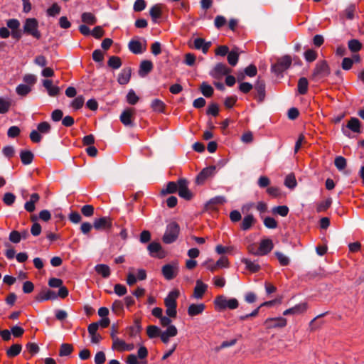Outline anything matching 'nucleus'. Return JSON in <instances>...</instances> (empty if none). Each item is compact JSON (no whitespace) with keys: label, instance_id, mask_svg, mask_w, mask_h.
<instances>
[{"label":"nucleus","instance_id":"nucleus-1","mask_svg":"<svg viewBox=\"0 0 364 364\" xmlns=\"http://www.w3.org/2000/svg\"><path fill=\"white\" fill-rule=\"evenodd\" d=\"M214 305L215 309L219 311L225 309L234 310L238 308L239 301L235 298L228 299L224 295H219L215 299Z\"/></svg>","mask_w":364,"mask_h":364},{"label":"nucleus","instance_id":"nucleus-2","mask_svg":"<svg viewBox=\"0 0 364 364\" xmlns=\"http://www.w3.org/2000/svg\"><path fill=\"white\" fill-rule=\"evenodd\" d=\"M329 74L330 68L326 61H318L313 70L311 80L315 82H318L328 76Z\"/></svg>","mask_w":364,"mask_h":364},{"label":"nucleus","instance_id":"nucleus-3","mask_svg":"<svg viewBox=\"0 0 364 364\" xmlns=\"http://www.w3.org/2000/svg\"><path fill=\"white\" fill-rule=\"evenodd\" d=\"M23 32L28 35H31L36 39L41 38V33L38 30V22L35 18H26L23 26Z\"/></svg>","mask_w":364,"mask_h":364},{"label":"nucleus","instance_id":"nucleus-4","mask_svg":"<svg viewBox=\"0 0 364 364\" xmlns=\"http://www.w3.org/2000/svg\"><path fill=\"white\" fill-rule=\"evenodd\" d=\"M180 232V228L179 225L175 223L172 222L169 223L166 226V231L164 232V235L163 236V242L166 244H171L175 242L178 237Z\"/></svg>","mask_w":364,"mask_h":364},{"label":"nucleus","instance_id":"nucleus-5","mask_svg":"<svg viewBox=\"0 0 364 364\" xmlns=\"http://www.w3.org/2000/svg\"><path fill=\"white\" fill-rule=\"evenodd\" d=\"M179 266L177 262L166 264L162 267L161 272L164 278L167 280L174 279L178 273Z\"/></svg>","mask_w":364,"mask_h":364},{"label":"nucleus","instance_id":"nucleus-6","mask_svg":"<svg viewBox=\"0 0 364 364\" xmlns=\"http://www.w3.org/2000/svg\"><path fill=\"white\" fill-rule=\"evenodd\" d=\"M291 65V58L289 55H284L279 58L277 62L272 66V70L279 75L287 70Z\"/></svg>","mask_w":364,"mask_h":364},{"label":"nucleus","instance_id":"nucleus-7","mask_svg":"<svg viewBox=\"0 0 364 364\" xmlns=\"http://www.w3.org/2000/svg\"><path fill=\"white\" fill-rule=\"evenodd\" d=\"M348 129L355 133L361 132V124L359 119L356 117H351L346 124V127L342 128L343 134L346 136H350L349 132L346 130Z\"/></svg>","mask_w":364,"mask_h":364},{"label":"nucleus","instance_id":"nucleus-8","mask_svg":"<svg viewBox=\"0 0 364 364\" xmlns=\"http://www.w3.org/2000/svg\"><path fill=\"white\" fill-rule=\"evenodd\" d=\"M255 89V98L258 102H262L266 97L265 83L263 80H258L253 86Z\"/></svg>","mask_w":364,"mask_h":364},{"label":"nucleus","instance_id":"nucleus-9","mask_svg":"<svg viewBox=\"0 0 364 364\" xmlns=\"http://www.w3.org/2000/svg\"><path fill=\"white\" fill-rule=\"evenodd\" d=\"M230 72L231 69H230L226 65L219 63L215 65L210 74L213 77L220 79L223 76L228 75Z\"/></svg>","mask_w":364,"mask_h":364},{"label":"nucleus","instance_id":"nucleus-10","mask_svg":"<svg viewBox=\"0 0 364 364\" xmlns=\"http://www.w3.org/2000/svg\"><path fill=\"white\" fill-rule=\"evenodd\" d=\"M188 182L185 178L178 179V193L181 198L186 200H190L192 198V193L188 189Z\"/></svg>","mask_w":364,"mask_h":364},{"label":"nucleus","instance_id":"nucleus-11","mask_svg":"<svg viewBox=\"0 0 364 364\" xmlns=\"http://www.w3.org/2000/svg\"><path fill=\"white\" fill-rule=\"evenodd\" d=\"M264 324L267 328H283L287 324V321L283 317L268 318L265 320Z\"/></svg>","mask_w":364,"mask_h":364},{"label":"nucleus","instance_id":"nucleus-12","mask_svg":"<svg viewBox=\"0 0 364 364\" xmlns=\"http://www.w3.org/2000/svg\"><path fill=\"white\" fill-rule=\"evenodd\" d=\"M112 225V219L109 217H102L95 219L93 223V227L97 230L109 229Z\"/></svg>","mask_w":364,"mask_h":364},{"label":"nucleus","instance_id":"nucleus-13","mask_svg":"<svg viewBox=\"0 0 364 364\" xmlns=\"http://www.w3.org/2000/svg\"><path fill=\"white\" fill-rule=\"evenodd\" d=\"M178 334V330L175 326H169L165 331H161L160 338L161 341L166 344L169 342L170 338L174 337Z\"/></svg>","mask_w":364,"mask_h":364},{"label":"nucleus","instance_id":"nucleus-14","mask_svg":"<svg viewBox=\"0 0 364 364\" xmlns=\"http://www.w3.org/2000/svg\"><path fill=\"white\" fill-rule=\"evenodd\" d=\"M307 309H308V304L306 302L300 303V304L295 305L294 306H293L291 308L286 309L283 312V315L287 316V315H290V314H293V315L301 314H304V312H306Z\"/></svg>","mask_w":364,"mask_h":364},{"label":"nucleus","instance_id":"nucleus-15","mask_svg":"<svg viewBox=\"0 0 364 364\" xmlns=\"http://www.w3.org/2000/svg\"><path fill=\"white\" fill-rule=\"evenodd\" d=\"M148 250L152 257H157L160 259L165 257V252L162 250L161 245L158 242H151L148 245Z\"/></svg>","mask_w":364,"mask_h":364},{"label":"nucleus","instance_id":"nucleus-16","mask_svg":"<svg viewBox=\"0 0 364 364\" xmlns=\"http://www.w3.org/2000/svg\"><path fill=\"white\" fill-rule=\"evenodd\" d=\"M207 289L208 285L201 280L198 279L196 283V287H194L193 297L196 299H202Z\"/></svg>","mask_w":364,"mask_h":364},{"label":"nucleus","instance_id":"nucleus-17","mask_svg":"<svg viewBox=\"0 0 364 364\" xmlns=\"http://www.w3.org/2000/svg\"><path fill=\"white\" fill-rule=\"evenodd\" d=\"M274 247L272 240L270 239L262 240L259 245V256L266 255L269 253Z\"/></svg>","mask_w":364,"mask_h":364},{"label":"nucleus","instance_id":"nucleus-18","mask_svg":"<svg viewBox=\"0 0 364 364\" xmlns=\"http://www.w3.org/2000/svg\"><path fill=\"white\" fill-rule=\"evenodd\" d=\"M42 83L50 97H56L58 95L60 88L58 85H53L51 80H43Z\"/></svg>","mask_w":364,"mask_h":364},{"label":"nucleus","instance_id":"nucleus-19","mask_svg":"<svg viewBox=\"0 0 364 364\" xmlns=\"http://www.w3.org/2000/svg\"><path fill=\"white\" fill-rule=\"evenodd\" d=\"M226 202V199L223 196H216L211 198L208 200L205 205V208L206 210H216L217 207L219 205H222Z\"/></svg>","mask_w":364,"mask_h":364},{"label":"nucleus","instance_id":"nucleus-20","mask_svg":"<svg viewBox=\"0 0 364 364\" xmlns=\"http://www.w3.org/2000/svg\"><path fill=\"white\" fill-rule=\"evenodd\" d=\"M56 299V293L50 289H46L41 291L36 297V300L39 302L48 300H55Z\"/></svg>","mask_w":364,"mask_h":364},{"label":"nucleus","instance_id":"nucleus-21","mask_svg":"<svg viewBox=\"0 0 364 364\" xmlns=\"http://www.w3.org/2000/svg\"><path fill=\"white\" fill-rule=\"evenodd\" d=\"M179 291L174 289L168 293L164 299V304L166 307L177 306L176 300L179 296Z\"/></svg>","mask_w":364,"mask_h":364},{"label":"nucleus","instance_id":"nucleus-22","mask_svg":"<svg viewBox=\"0 0 364 364\" xmlns=\"http://www.w3.org/2000/svg\"><path fill=\"white\" fill-rule=\"evenodd\" d=\"M134 114V110L131 108H128L122 112L120 115V121L124 126H132V118Z\"/></svg>","mask_w":364,"mask_h":364},{"label":"nucleus","instance_id":"nucleus-23","mask_svg":"<svg viewBox=\"0 0 364 364\" xmlns=\"http://www.w3.org/2000/svg\"><path fill=\"white\" fill-rule=\"evenodd\" d=\"M205 309L204 304H192L188 308V314L190 316H195L201 314Z\"/></svg>","mask_w":364,"mask_h":364},{"label":"nucleus","instance_id":"nucleus-24","mask_svg":"<svg viewBox=\"0 0 364 364\" xmlns=\"http://www.w3.org/2000/svg\"><path fill=\"white\" fill-rule=\"evenodd\" d=\"M211 46L210 42H205L203 38H197L194 40V48L197 50H201L203 53H206Z\"/></svg>","mask_w":364,"mask_h":364},{"label":"nucleus","instance_id":"nucleus-25","mask_svg":"<svg viewBox=\"0 0 364 364\" xmlns=\"http://www.w3.org/2000/svg\"><path fill=\"white\" fill-rule=\"evenodd\" d=\"M256 219L252 214H249L245 215L240 225V228L242 230H248L255 223Z\"/></svg>","mask_w":364,"mask_h":364},{"label":"nucleus","instance_id":"nucleus-26","mask_svg":"<svg viewBox=\"0 0 364 364\" xmlns=\"http://www.w3.org/2000/svg\"><path fill=\"white\" fill-rule=\"evenodd\" d=\"M153 69V63L150 60H143L139 67V74L141 77L146 76Z\"/></svg>","mask_w":364,"mask_h":364},{"label":"nucleus","instance_id":"nucleus-27","mask_svg":"<svg viewBox=\"0 0 364 364\" xmlns=\"http://www.w3.org/2000/svg\"><path fill=\"white\" fill-rule=\"evenodd\" d=\"M39 195L38 193H33L30 197V200L24 205V208L26 211L32 213L35 210V203L39 200Z\"/></svg>","mask_w":364,"mask_h":364},{"label":"nucleus","instance_id":"nucleus-28","mask_svg":"<svg viewBox=\"0 0 364 364\" xmlns=\"http://www.w3.org/2000/svg\"><path fill=\"white\" fill-rule=\"evenodd\" d=\"M126 342L117 336H113L112 349L118 352H124Z\"/></svg>","mask_w":364,"mask_h":364},{"label":"nucleus","instance_id":"nucleus-29","mask_svg":"<svg viewBox=\"0 0 364 364\" xmlns=\"http://www.w3.org/2000/svg\"><path fill=\"white\" fill-rule=\"evenodd\" d=\"M131 77V69L124 68L119 74L117 80L120 85H126L129 82Z\"/></svg>","mask_w":364,"mask_h":364},{"label":"nucleus","instance_id":"nucleus-30","mask_svg":"<svg viewBox=\"0 0 364 364\" xmlns=\"http://www.w3.org/2000/svg\"><path fill=\"white\" fill-rule=\"evenodd\" d=\"M34 158L33 154L31 151L22 150L20 152V159L23 164L28 165L32 163Z\"/></svg>","mask_w":364,"mask_h":364},{"label":"nucleus","instance_id":"nucleus-31","mask_svg":"<svg viewBox=\"0 0 364 364\" xmlns=\"http://www.w3.org/2000/svg\"><path fill=\"white\" fill-rule=\"evenodd\" d=\"M95 270L98 274H100L103 278H108L111 273L109 267L104 264H97L95 267Z\"/></svg>","mask_w":364,"mask_h":364},{"label":"nucleus","instance_id":"nucleus-32","mask_svg":"<svg viewBox=\"0 0 364 364\" xmlns=\"http://www.w3.org/2000/svg\"><path fill=\"white\" fill-rule=\"evenodd\" d=\"M355 11V4H351L341 14V16L348 20H352L354 18Z\"/></svg>","mask_w":364,"mask_h":364},{"label":"nucleus","instance_id":"nucleus-33","mask_svg":"<svg viewBox=\"0 0 364 364\" xmlns=\"http://www.w3.org/2000/svg\"><path fill=\"white\" fill-rule=\"evenodd\" d=\"M178 186V181L177 182L170 181L167 183L166 188L161 191V194L163 196L167 194L174 193L177 191Z\"/></svg>","mask_w":364,"mask_h":364},{"label":"nucleus","instance_id":"nucleus-34","mask_svg":"<svg viewBox=\"0 0 364 364\" xmlns=\"http://www.w3.org/2000/svg\"><path fill=\"white\" fill-rule=\"evenodd\" d=\"M215 171V166H212L203 168L197 177L198 181H204L209 176L214 174Z\"/></svg>","mask_w":364,"mask_h":364},{"label":"nucleus","instance_id":"nucleus-35","mask_svg":"<svg viewBox=\"0 0 364 364\" xmlns=\"http://www.w3.org/2000/svg\"><path fill=\"white\" fill-rule=\"evenodd\" d=\"M81 20L83 23L89 25H94L97 23L96 16L90 12H84L81 15Z\"/></svg>","mask_w":364,"mask_h":364},{"label":"nucleus","instance_id":"nucleus-36","mask_svg":"<svg viewBox=\"0 0 364 364\" xmlns=\"http://www.w3.org/2000/svg\"><path fill=\"white\" fill-rule=\"evenodd\" d=\"M151 107L153 111L162 113L164 112L166 105L162 100L154 99L151 103Z\"/></svg>","mask_w":364,"mask_h":364},{"label":"nucleus","instance_id":"nucleus-37","mask_svg":"<svg viewBox=\"0 0 364 364\" xmlns=\"http://www.w3.org/2000/svg\"><path fill=\"white\" fill-rule=\"evenodd\" d=\"M309 82L308 80L303 77L299 78L297 85L298 92L300 95H305L308 91Z\"/></svg>","mask_w":364,"mask_h":364},{"label":"nucleus","instance_id":"nucleus-38","mask_svg":"<svg viewBox=\"0 0 364 364\" xmlns=\"http://www.w3.org/2000/svg\"><path fill=\"white\" fill-rule=\"evenodd\" d=\"M129 48L134 54H140L143 52L142 45L139 41H131L129 43Z\"/></svg>","mask_w":364,"mask_h":364},{"label":"nucleus","instance_id":"nucleus-39","mask_svg":"<svg viewBox=\"0 0 364 364\" xmlns=\"http://www.w3.org/2000/svg\"><path fill=\"white\" fill-rule=\"evenodd\" d=\"M161 8L159 4L153 6L149 11L150 16L154 23H156L157 19L161 17Z\"/></svg>","mask_w":364,"mask_h":364},{"label":"nucleus","instance_id":"nucleus-40","mask_svg":"<svg viewBox=\"0 0 364 364\" xmlns=\"http://www.w3.org/2000/svg\"><path fill=\"white\" fill-rule=\"evenodd\" d=\"M22 349V346L20 344H14L6 350V355L9 358H14L18 355Z\"/></svg>","mask_w":364,"mask_h":364},{"label":"nucleus","instance_id":"nucleus-41","mask_svg":"<svg viewBox=\"0 0 364 364\" xmlns=\"http://www.w3.org/2000/svg\"><path fill=\"white\" fill-rule=\"evenodd\" d=\"M242 262L246 266V268L252 272H257L260 269V266L251 260L244 258L242 259Z\"/></svg>","mask_w":364,"mask_h":364},{"label":"nucleus","instance_id":"nucleus-42","mask_svg":"<svg viewBox=\"0 0 364 364\" xmlns=\"http://www.w3.org/2000/svg\"><path fill=\"white\" fill-rule=\"evenodd\" d=\"M73 351V347L69 343H63L60 347L59 355L61 357L68 356Z\"/></svg>","mask_w":364,"mask_h":364},{"label":"nucleus","instance_id":"nucleus-43","mask_svg":"<svg viewBox=\"0 0 364 364\" xmlns=\"http://www.w3.org/2000/svg\"><path fill=\"white\" fill-rule=\"evenodd\" d=\"M146 333L150 338H156L160 336L161 329L156 326H149L146 329Z\"/></svg>","mask_w":364,"mask_h":364},{"label":"nucleus","instance_id":"nucleus-44","mask_svg":"<svg viewBox=\"0 0 364 364\" xmlns=\"http://www.w3.org/2000/svg\"><path fill=\"white\" fill-rule=\"evenodd\" d=\"M284 185L290 189H293L296 186L297 182L294 173L288 174L286 176L284 180Z\"/></svg>","mask_w":364,"mask_h":364},{"label":"nucleus","instance_id":"nucleus-45","mask_svg":"<svg viewBox=\"0 0 364 364\" xmlns=\"http://www.w3.org/2000/svg\"><path fill=\"white\" fill-rule=\"evenodd\" d=\"M11 101L0 97V114H6L11 107Z\"/></svg>","mask_w":364,"mask_h":364},{"label":"nucleus","instance_id":"nucleus-46","mask_svg":"<svg viewBox=\"0 0 364 364\" xmlns=\"http://www.w3.org/2000/svg\"><path fill=\"white\" fill-rule=\"evenodd\" d=\"M31 91V87L28 85H25V84H20L16 88V93L20 96H26Z\"/></svg>","mask_w":364,"mask_h":364},{"label":"nucleus","instance_id":"nucleus-47","mask_svg":"<svg viewBox=\"0 0 364 364\" xmlns=\"http://www.w3.org/2000/svg\"><path fill=\"white\" fill-rule=\"evenodd\" d=\"M200 91L202 94L206 97H210L213 94V88L205 82H203L201 84Z\"/></svg>","mask_w":364,"mask_h":364},{"label":"nucleus","instance_id":"nucleus-48","mask_svg":"<svg viewBox=\"0 0 364 364\" xmlns=\"http://www.w3.org/2000/svg\"><path fill=\"white\" fill-rule=\"evenodd\" d=\"M239 53L235 50H231L228 54V63L232 66H235L238 62Z\"/></svg>","mask_w":364,"mask_h":364},{"label":"nucleus","instance_id":"nucleus-49","mask_svg":"<svg viewBox=\"0 0 364 364\" xmlns=\"http://www.w3.org/2000/svg\"><path fill=\"white\" fill-rule=\"evenodd\" d=\"M108 65L113 69H118L122 65L121 59L117 56H112L107 62Z\"/></svg>","mask_w":364,"mask_h":364},{"label":"nucleus","instance_id":"nucleus-50","mask_svg":"<svg viewBox=\"0 0 364 364\" xmlns=\"http://www.w3.org/2000/svg\"><path fill=\"white\" fill-rule=\"evenodd\" d=\"M332 199L331 198H327L326 200L319 203L316 207V211L318 213L323 212L326 210L331 205Z\"/></svg>","mask_w":364,"mask_h":364},{"label":"nucleus","instance_id":"nucleus-51","mask_svg":"<svg viewBox=\"0 0 364 364\" xmlns=\"http://www.w3.org/2000/svg\"><path fill=\"white\" fill-rule=\"evenodd\" d=\"M334 164L338 170L343 171L346 167L347 161L344 157L339 156L336 157Z\"/></svg>","mask_w":364,"mask_h":364},{"label":"nucleus","instance_id":"nucleus-52","mask_svg":"<svg viewBox=\"0 0 364 364\" xmlns=\"http://www.w3.org/2000/svg\"><path fill=\"white\" fill-rule=\"evenodd\" d=\"M85 102V99L83 96L80 95L75 97L71 102V107L77 110L82 107Z\"/></svg>","mask_w":364,"mask_h":364},{"label":"nucleus","instance_id":"nucleus-53","mask_svg":"<svg viewBox=\"0 0 364 364\" xmlns=\"http://www.w3.org/2000/svg\"><path fill=\"white\" fill-rule=\"evenodd\" d=\"M51 127L47 122H43L38 124L37 130L40 134H46L50 132Z\"/></svg>","mask_w":364,"mask_h":364},{"label":"nucleus","instance_id":"nucleus-54","mask_svg":"<svg viewBox=\"0 0 364 364\" xmlns=\"http://www.w3.org/2000/svg\"><path fill=\"white\" fill-rule=\"evenodd\" d=\"M139 97L133 90H130L127 95V101L129 105H136L139 101Z\"/></svg>","mask_w":364,"mask_h":364},{"label":"nucleus","instance_id":"nucleus-55","mask_svg":"<svg viewBox=\"0 0 364 364\" xmlns=\"http://www.w3.org/2000/svg\"><path fill=\"white\" fill-rule=\"evenodd\" d=\"M362 48V45L359 41L356 39H353L348 41V48L352 52H358Z\"/></svg>","mask_w":364,"mask_h":364},{"label":"nucleus","instance_id":"nucleus-56","mask_svg":"<svg viewBox=\"0 0 364 364\" xmlns=\"http://www.w3.org/2000/svg\"><path fill=\"white\" fill-rule=\"evenodd\" d=\"M60 12V7L56 4H53L50 7L47 9V15L49 16H55Z\"/></svg>","mask_w":364,"mask_h":364},{"label":"nucleus","instance_id":"nucleus-57","mask_svg":"<svg viewBox=\"0 0 364 364\" xmlns=\"http://www.w3.org/2000/svg\"><path fill=\"white\" fill-rule=\"evenodd\" d=\"M273 212L282 217H285L289 213V208L286 205H279L274 208Z\"/></svg>","mask_w":364,"mask_h":364},{"label":"nucleus","instance_id":"nucleus-58","mask_svg":"<svg viewBox=\"0 0 364 364\" xmlns=\"http://www.w3.org/2000/svg\"><path fill=\"white\" fill-rule=\"evenodd\" d=\"M81 213L85 217H91L94 214V207L92 205H85L81 208Z\"/></svg>","mask_w":364,"mask_h":364},{"label":"nucleus","instance_id":"nucleus-59","mask_svg":"<svg viewBox=\"0 0 364 364\" xmlns=\"http://www.w3.org/2000/svg\"><path fill=\"white\" fill-rule=\"evenodd\" d=\"M145 361L139 360L135 354H129L126 360L127 364H145Z\"/></svg>","mask_w":364,"mask_h":364},{"label":"nucleus","instance_id":"nucleus-60","mask_svg":"<svg viewBox=\"0 0 364 364\" xmlns=\"http://www.w3.org/2000/svg\"><path fill=\"white\" fill-rule=\"evenodd\" d=\"M275 255L279 262V264L282 266H287L289 264V259L280 252H276Z\"/></svg>","mask_w":364,"mask_h":364},{"label":"nucleus","instance_id":"nucleus-61","mask_svg":"<svg viewBox=\"0 0 364 364\" xmlns=\"http://www.w3.org/2000/svg\"><path fill=\"white\" fill-rule=\"evenodd\" d=\"M305 60L308 62H313L317 58V53L312 49H309L304 53Z\"/></svg>","mask_w":364,"mask_h":364},{"label":"nucleus","instance_id":"nucleus-62","mask_svg":"<svg viewBox=\"0 0 364 364\" xmlns=\"http://www.w3.org/2000/svg\"><path fill=\"white\" fill-rule=\"evenodd\" d=\"M114 291L118 296H122L127 294V289L124 285L117 284L114 287Z\"/></svg>","mask_w":364,"mask_h":364},{"label":"nucleus","instance_id":"nucleus-63","mask_svg":"<svg viewBox=\"0 0 364 364\" xmlns=\"http://www.w3.org/2000/svg\"><path fill=\"white\" fill-rule=\"evenodd\" d=\"M146 6V3L144 0H136L133 9L134 11L139 12L145 9Z\"/></svg>","mask_w":364,"mask_h":364},{"label":"nucleus","instance_id":"nucleus-64","mask_svg":"<svg viewBox=\"0 0 364 364\" xmlns=\"http://www.w3.org/2000/svg\"><path fill=\"white\" fill-rule=\"evenodd\" d=\"M16 200V196L11 193H6L3 198V201L6 205H11Z\"/></svg>","mask_w":364,"mask_h":364}]
</instances>
